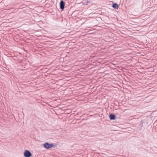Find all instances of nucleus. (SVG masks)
I'll list each match as a JSON object with an SVG mask.
<instances>
[{
    "label": "nucleus",
    "instance_id": "7ed1b4c3",
    "mask_svg": "<svg viewBox=\"0 0 157 157\" xmlns=\"http://www.w3.org/2000/svg\"><path fill=\"white\" fill-rule=\"evenodd\" d=\"M64 2L63 1H61L60 2V8L62 10H63L64 7Z\"/></svg>",
    "mask_w": 157,
    "mask_h": 157
},
{
    "label": "nucleus",
    "instance_id": "f03ea898",
    "mask_svg": "<svg viewBox=\"0 0 157 157\" xmlns=\"http://www.w3.org/2000/svg\"><path fill=\"white\" fill-rule=\"evenodd\" d=\"M24 156L25 157H30L32 156L31 152L28 150H26L24 152Z\"/></svg>",
    "mask_w": 157,
    "mask_h": 157
},
{
    "label": "nucleus",
    "instance_id": "39448f33",
    "mask_svg": "<svg viewBox=\"0 0 157 157\" xmlns=\"http://www.w3.org/2000/svg\"><path fill=\"white\" fill-rule=\"evenodd\" d=\"M113 7L114 8L117 9L118 7V5L117 3H114L113 5Z\"/></svg>",
    "mask_w": 157,
    "mask_h": 157
},
{
    "label": "nucleus",
    "instance_id": "f257e3e1",
    "mask_svg": "<svg viewBox=\"0 0 157 157\" xmlns=\"http://www.w3.org/2000/svg\"><path fill=\"white\" fill-rule=\"evenodd\" d=\"M54 145L53 144H49L48 143H46L44 144V146L45 148L48 149L53 147Z\"/></svg>",
    "mask_w": 157,
    "mask_h": 157
},
{
    "label": "nucleus",
    "instance_id": "423d86ee",
    "mask_svg": "<svg viewBox=\"0 0 157 157\" xmlns=\"http://www.w3.org/2000/svg\"><path fill=\"white\" fill-rule=\"evenodd\" d=\"M82 3L83 5H87V3H88V2H82Z\"/></svg>",
    "mask_w": 157,
    "mask_h": 157
},
{
    "label": "nucleus",
    "instance_id": "20e7f679",
    "mask_svg": "<svg viewBox=\"0 0 157 157\" xmlns=\"http://www.w3.org/2000/svg\"><path fill=\"white\" fill-rule=\"evenodd\" d=\"M109 118L111 120H114L115 118V116L114 115L111 114L109 115Z\"/></svg>",
    "mask_w": 157,
    "mask_h": 157
}]
</instances>
